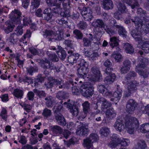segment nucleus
<instances>
[{"mask_svg":"<svg viewBox=\"0 0 149 149\" xmlns=\"http://www.w3.org/2000/svg\"><path fill=\"white\" fill-rule=\"evenodd\" d=\"M125 126L122 118H118L116 120L114 127L116 130L120 132L126 129L130 134H133L134 129L137 128L139 125L137 118L131 116H127L125 118Z\"/></svg>","mask_w":149,"mask_h":149,"instance_id":"1","label":"nucleus"},{"mask_svg":"<svg viewBox=\"0 0 149 149\" xmlns=\"http://www.w3.org/2000/svg\"><path fill=\"white\" fill-rule=\"evenodd\" d=\"M97 105L98 107L100 106L102 113L105 111L106 117L107 120H112L116 117V111L113 108L108 109L106 111L107 108L111 106V104L104 98L101 97L99 98L98 100Z\"/></svg>","mask_w":149,"mask_h":149,"instance_id":"2","label":"nucleus"},{"mask_svg":"<svg viewBox=\"0 0 149 149\" xmlns=\"http://www.w3.org/2000/svg\"><path fill=\"white\" fill-rule=\"evenodd\" d=\"M136 75V73L134 71L130 72L126 75L123 83L126 84L127 90L124 93V97H127L131 94L134 92L137 89V87H139V83L136 81H132L130 79L133 78Z\"/></svg>","mask_w":149,"mask_h":149,"instance_id":"3","label":"nucleus"},{"mask_svg":"<svg viewBox=\"0 0 149 149\" xmlns=\"http://www.w3.org/2000/svg\"><path fill=\"white\" fill-rule=\"evenodd\" d=\"M135 29L132 30L131 34L135 40L138 42V47L141 49L146 53H149V43L147 41H144L142 40L141 35L142 32L139 29L137 26H136Z\"/></svg>","mask_w":149,"mask_h":149,"instance_id":"4","label":"nucleus"},{"mask_svg":"<svg viewBox=\"0 0 149 149\" xmlns=\"http://www.w3.org/2000/svg\"><path fill=\"white\" fill-rule=\"evenodd\" d=\"M111 141L108 143V146L111 148L112 149H115L117 148L120 144L122 146H126L130 144L129 140L127 139L119 138L116 134H113L110 137Z\"/></svg>","mask_w":149,"mask_h":149,"instance_id":"5","label":"nucleus"},{"mask_svg":"<svg viewBox=\"0 0 149 149\" xmlns=\"http://www.w3.org/2000/svg\"><path fill=\"white\" fill-rule=\"evenodd\" d=\"M63 29H59L58 31H53L49 30H45L43 34L44 36L49 39V41H54L55 40H60L63 38L64 36L63 35Z\"/></svg>","mask_w":149,"mask_h":149,"instance_id":"6","label":"nucleus"},{"mask_svg":"<svg viewBox=\"0 0 149 149\" xmlns=\"http://www.w3.org/2000/svg\"><path fill=\"white\" fill-rule=\"evenodd\" d=\"M132 21L134 23L136 26H137L139 29L142 32L143 34H146L149 32V24L147 23L146 21L140 19L139 17H135L131 19Z\"/></svg>","mask_w":149,"mask_h":149,"instance_id":"7","label":"nucleus"},{"mask_svg":"<svg viewBox=\"0 0 149 149\" xmlns=\"http://www.w3.org/2000/svg\"><path fill=\"white\" fill-rule=\"evenodd\" d=\"M139 61H138V64L136 66L135 68V71L140 75L143 76L144 78H146L148 77L149 72H148V68L147 69L146 71H142L141 69L145 67V66L147 65L148 63V59L146 58H140L139 59Z\"/></svg>","mask_w":149,"mask_h":149,"instance_id":"8","label":"nucleus"},{"mask_svg":"<svg viewBox=\"0 0 149 149\" xmlns=\"http://www.w3.org/2000/svg\"><path fill=\"white\" fill-rule=\"evenodd\" d=\"M87 78L90 81L94 82L100 81L102 80V76L99 68L96 66L93 67Z\"/></svg>","mask_w":149,"mask_h":149,"instance_id":"9","label":"nucleus"},{"mask_svg":"<svg viewBox=\"0 0 149 149\" xmlns=\"http://www.w3.org/2000/svg\"><path fill=\"white\" fill-rule=\"evenodd\" d=\"M78 65L81 67L77 70L78 76L80 78L84 79L87 77V74L89 71L88 68L89 64L84 59H81Z\"/></svg>","mask_w":149,"mask_h":149,"instance_id":"10","label":"nucleus"},{"mask_svg":"<svg viewBox=\"0 0 149 149\" xmlns=\"http://www.w3.org/2000/svg\"><path fill=\"white\" fill-rule=\"evenodd\" d=\"M92 25L93 26L96 28H100L102 29L103 27L106 32L109 35L110 37L111 35H113L116 33L115 31L112 30L107 25H104L103 21L101 19H96L95 21L92 22Z\"/></svg>","mask_w":149,"mask_h":149,"instance_id":"11","label":"nucleus"},{"mask_svg":"<svg viewBox=\"0 0 149 149\" xmlns=\"http://www.w3.org/2000/svg\"><path fill=\"white\" fill-rule=\"evenodd\" d=\"M93 88L86 84L81 86L80 90L82 95L84 97H91L93 94Z\"/></svg>","mask_w":149,"mask_h":149,"instance_id":"12","label":"nucleus"},{"mask_svg":"<svg viewBox=\"0 0 149 149\" xmlns=\"http://www.w3.org/2000/svg\"><path fill=\"white\" fill-rule=\"evenodd\" d=\"M22 13L17 9H15L12 11L9 15V18L12 21L16 24H19L20 22V18Z\"/></svg>","mask_w":149,"mask_h":149,"instance_id":"13","label":"nucleus"},{"mask_svg":"<svg viewBox=\"0 0 149 149\" xmlns=\"http://www.w3.org/2000/svg\"><path fill=\"white\" fill-rule=\"evenodd\" d=\"M49 81L47 84L46 86L48 88H50L54 84L58 86L59 88H64V84L63 81L62 80L60 81L59 80L54 79L53 78L50 77L49 78Z\"/></svg>","mask_w":149,"mask_h":149,"instance_id":"14","label":"nucleus"},{"mask_svg":"<svg viewBox=\"0 0 149 149\" xmlns=\"http://www.w3.org/2000/svg\"><path fill=\"white\" fill-rule=\"evenodd\" d=\"M88 132V125L86 124L80 123V125L78 126L76 132L77 135H83L87 134Z\"/></svg>","mask_w":149,"mask_h":149,"instance_id":"15","label":"nucleus"},{"mask_svg":"<svg viewBox=\"0 0 149 149\" xmlns=\"http://www.w3.org/2000/svg\"><path fill=\"white\" fill-rule=\"evenodd\" d=\"M70 100H68L67 102L64 103V104L66 105V107L69 109L70 113L73 116H77L78 115L79 111L78 108L76 106L73 105L70 103Z\"/></svg>","mask_w":149,"mask_h":149,"instance_id":"16","label":"nucleus"},{"mask_svg":"<svg viewBox=\"0 0 149 149\" xmlns=\"http://www.w3.org/2000/svg\"><path fill=\"white\" fill-rule=\"evenodd\" d=\"M137 105V103L132 99H130L126 105V111L129 114H132Z\"/></svg>","mask_w":149,"mask_h":149,"instance_id":"17","label":"nucleus"},{"mask_svg":"<svg viewBox=\"0 0 149 149\" xmlns=\"http://www.w3.org/2000/svg\"><path fill=\"white\" fill-rule=\"evenodd\" d=\"M97 90L103 95L106 97H110L112 95V93L108 91V89L104 85L99 84L97 86Z\"/></svg>","mask_w":149,"mask_h":149,"instance_id":"18","label":"nucleus"},{"mask_svg":"<svg viewBox=\"0 0 149 149\" xmlns=\"http://www.w3.org/2000/svg\"><path fill=\"white\" fill-rule=\"evenodd\" d=\"M122 97V91L121 90H117L115 91L110 97H113L111 99V101H114L116 104L120 99Z\"/></svg>","mask_w":149,"mask_h":149,"instance_id":"19","label":"nucleus"},{"mask_svg":"<svg viewBox=\"0 0 149 149\" xmlns=\"http://www.w3.org/2000/svg\"><path fill=\"white\" fill-rule=\"evenodd\" d=\"M118 39L116 37H111L110 38L109 44L112 49L115 47H116L117 50L119 52L120 51V49L118 47L119 43Z\"/></svg>","mask_w":149,"mask_h":149,"instance_id":"20","label":"nucleus"},{"mask_svg":"<svg viewBox=\"0 0 149 149\" xmlns=\"http://www.w3.org/2000/svg\"><path fill=\"white\" fill-rule=\"evenodd\" d=\"M13 22L12 21L11 22H7L6 23V26L2 28L6 33L8 34L13 31L15 26Z\"/></svg>","mask_w":149,"mask_h":149,"instance_id":"21","label":"nucleus"},{"mask_svg":"<svg viewBox=\"0 0 149 149\" xmlns=\"http://www.w3.org/2000/svg\"><path fill=\"white\" fill-rule=\"evenodd\" d=\"M146 146V144L144 141L139 140L136 141L133 149H145Z\"/></svg>","mask_w":149,"mask_h":149,"instance_id":"22","label":"nucleus"},{"mask_svg":"<svg viewBox=\"0 0 149 149\" xmlns=\"http://www.w3.org/2000/svg\"><path fill=\"white\" fill-rule=\"evenodd\" d=\"M55 118L58 123L61 125H65L66 122L64 116L60 113H55Z\"/></svg>","mask_w":149,"mask_h":149,"instance_id":"23","label":"nucleus"},{"mask_svg":"<svg viewBox=\"0 0 149 149\" xmlns=\"http://www.w3.org/2000/svg\"><path fill=\"white\" fill-rule=\"evenodd\" d=\"M131 62L129 60H127L123 62V66L121 68V72L122 74L126 73L130 69Z\"/></svg>","mask_w":149,"mask_h":149,"instance_id":"24","label":"nucleus"},{"mask_svg":"<svg viewBox=\"0 0 149 149\" xmlns=\"http://www.w3.org/2000/svg\"><path fill=\"white\" fill-rule=\"evenodd\" d=\"M51 10L50 8H47L43 11L42 17L45 20L48 21L51 19L53 14H51ZM53 13V11H52Z\"/></svg>","mask_w":149,"mask_h":149,"instance_id":"25","label":"nucleus"},{"mask_svg":"<svg viewBox=\"0 0 149 149\" xmlns=\"http://www.w3.org/2000/svg\"><path fill=\"white\" fill-rule=\"evenodd\" d=\"M137 13L138 14H140L141 19H142V20L146 21V22H148L149 21V17H147L146 15L147 14L146 13V11L144 10H143L141 8L138 9L137 11Z\"/></svg>","mask_w":149,"mask_h":149,"instance_id":"26","label":"nucleus"},{"mask_svg":"<svg viewBox=\"0 0 149 149\" xmlns=\"http://www.w3.org/2000/svg\"><path fill=\"white\" fill-rule=\"evenodd\" d=\"M123 47L127 53L132 54L134 52V49L130 44L128 43H124Z\"/></svg>","mask_w":149,"mask_h":149,"instance_id":"27","label":"nucleus"},{"mask_svg":"<svg viewBox=\"0 0 149 149\" xmlns=\"http://www.w3.org/2000/svg\"><path fill=\"white\" fill-rule=\"evenodd\" d=\"M121 0L130 6L132 9H134L135 8H137L139 6V4L137 0H134V2L131 1V0Z\"/></svg>","mask_w":149,"mask_h":149,"instance_id":"28","label":"nucleus"},{"mask_svg":"<svg viewBox=\"0 0 149 149\" xmlns=\"http://www.w3.org/2000/svg\"><path fill=\"white\" fill-rule=\"evenodd\" d=\"M82 106L83 113L84 115L82 117L84 118H85L86 116L88 111L90 109V104L88 101H86L82 104Z\"/></svg>","mask_w":149,"mask_h":149,"instance_id":"29","label":"nucleus"},{"mask_svg":"<svg viewBox=\"0 0 149 149\" xmlns=\"http://www.w3.org/2000/svg\"><path fill=\"white\" fill-rule=\"evenodd\" d=\"M24 93L22 89L17 88L14 90L13 94L16 97L21 99Z\"/></svg>","mask_w":149,"mask_h":149,"instance_id":"30","label":"nucleus"},{"mask_svg":"<svg viewBox=\"0 0 149 149\" xmlns=\"http://www.w3.org/2000/svg\"><path fill=\"white\" fill-rule=\"evenodd\" d=\"M103 5L104 8L106 10L112 9L113 6L111 0H104L103 2Z\"/></svg>","mask_w":149,"mask_h":149,"instance_id":"31","label":"nucleus"},{"mask_svg":"<svg viewBox=\"0 0 149 149\" xmlns=\"http://www.w3.org/2000/svg\"><path fill=\"white\" fill-rule=\"evenodd\" d=\"M57 49L58 50L56 51V53L59 58L63 59L66 56V54L65 50L62 49L61 46H58Z\"/></svg>","mask_w":149,"mask_h":149,"instance_id":"32","label":"nucleus"},{"mask_svg":"<svg viewBox=\"0 0 149 149\" xmlns=\"http://www.w3.org/2000/svg\"><path fill=\"white\" fill-rule=\"evenodd\" d=\"M93 143L89 139L87 138L84 140V146L87 149H93Z\"/></svg>","mask_w":149,"mask_h":149,"instance_id":"33","label":"nucleus"},{"mask_svg":"<svg viewBox=\"0 0 149 149\" xmlns=\"http://www.w3.org/2000/svg\"><path fill=\"white\" fill-rule=\"evenodd\" d=\"M116 76L115 74L111 73L109 76L106 77L104 80V82L107 84L112 83L115 80Z\"/></svg>","mask_w":149,"mask_h":149,"instance_id":"34","label":"nucleus"},{"mask_svg":"<svg viewBox=\"0 0 149 149\" xmlns=\"http://www.w3.org/2000/svg\"><path fill=\"white\" fill-rule=\"evenodd\" d=\"M42 114L44 118L47 119L52 116V112L50 109L45 108L43 109Z\"/></svg>","mask_w":149,"mask_h":149,"instance_id":"35","label":"nucleus"},{"mask_svg":"<svg viewBox=\"0 0 149 149\" xmlns=\"http://www.w3.org/2000/svg\"><path fill=\"white\" fill-rule=\"evenodd\" d=\"M51 130L54 135L60 134L63 131V130L61 127L57 125L53 126L51 128Z\"/></svg>","mask_w":149,"mask_h":149,"instance_id":"36","label":"nucleus"},{"mask_svg":"<svg viewBox=\"0 0 149 149\" xmlns=\"http://www.w3.org/2000/svg\"><path fill=\"white\" fill-rule=\"evenodd\" d=\"M41 66L43 68L45 69H49L52 70L54 69V67L52 64H50L48 60L45 59V61H43V63L42 64Z\"/></svg>","mask_w":149,"mask_h":149,"instance_id":"37","label":"nucleus"},{"mask_svg":"<svg viewBox=\"0 0 149 149\" xmlns=\"http://www.w3.org/2000/svg\"><path fill=\"white\" fill-rule=\"evenodd\" d=\"M110 130L109 129L106 127H102L100 130V133L102 137H106L109 134Z\"/></svg>","mask_w":149,"mask_h":149,"instance_id":"38","label":"nucleus"},{"mask_svg":"<svg viewBox=\"0 0 149 149\" xmlns=\"http://www.w3.org/2000/svg\"><path fill=\"white\" fill-rule=\"evenodd\" d=\"M114 26L118 29V33L119 35L123 37L126 36L127 32L123 26L118 25H115Z\"/></svg>","mask_w":149,"mask_h":149,"instance_id":"39","label":"nucleus"},{"mask_svg":"<svg viewBox=\"0 0 149 149\" xmlns=\"http://www.w3.org/2000/svg\"><path fill=\"white\" fill-rule=\"evenodd\" d=\"M45 103L48 107H52L54 102V98L51 96L47 97L45 98Z\"/></svg>","mask_w":149,"mask_h":149,"instance_id":"40","label":"nucleus"},{"mask_svg":"<svg viewBox=\"0 0 149 149\" xmlns=\"http://www.w3.org/2000/svg\"><path fill=\"white\" fill-rule=\"evenodd\" d=\"M62 102V101H61L59 103H56V105L54 107V110L55 113H60L59 112L63 107Z\"/></svg>","mask_w":149,"mask_h":149,"instance_id":"41","label":"nucleus"},{"mask_svg":"<svg viewBox=\"0 0 149 149\" xmlns=\"http://www.w3.org/2000/svg\"><path fill=\"white\" fill-rule=\"evenodd\" d=\"M140 131L145 133L149 132V123H145L142 125L140 127Z\"/></svg>","mask_w":149,"mask_h":149,"instance_id":"42","label":"nucleus"},{"mask_svg":"<svg viewBox=\"0 0 149 149\" xmlns=\"http://www.w3.org/2000/svg\"><path fill=\"white\" fill-rule=\"evenodd\" d=\"M68 94L63 92H59L56 95V97L60 100H62L66 98Z\"/></svg>","mask_w":149,"mask_h":149,"instance_id":"43","label":"nucleus"},{"mask_svg":"<svg viewBox=\"0 0 149 149\" xmlns=\"http://www.w3.org/2000/svg\"><path fill=\"white\" fill-rule=\"evenodd\" d=\"M78 8L79 10L80 13L82 16L88 13V10H89L91 12H92L91 10L88 7H84L82 9L80 7H79Z\"/></svg>","mask_w":149,"mask_h":149,"instance_id":"44","label":"nucleus"},{"mask_svg":"<svg viewBox=\"0 0 149 149\" xmlns=\"http://www.w3.org/2000/svg\"><path fill=\"white\" fill-rule=\"evenodd\" d=\"M111 56L114 58L117 62L121 61L122 58L121 55L119 53L114 52L111 55Z\"/></svg>","mask_w":149,"mask_h":149,"instance_id":"45","label":"nucleus"},{"mask_svg":"<svg viewBox=\"0 0 149 149\" xmlns=\"http://www.w3.org/2000/svg\"><path fill=\"white\" fill-rule=\"evenodd\" d=\"M117 6L118 10L121 13L126 12V8L124 4L120 3H119L117 4Z\"/></svg>","mask_w":149,"mask_h":149,"instance_id":"46","label":"nucleus"},{"mask_svg":"<svg viewBox=\"0 0 149 149\" xmlns=\"http://www.w3.org/2000/svg\"><path fill=\"white\" fill-rule=\"evenodd\" d=\"M16 33H13L10 34V37L7 39V40L8 42H10L13 44H14L17 42L16 40L14 38Z\"/></svg>","mask_w":149,"mask_h":149,"instance_id":"47","label":"nucleus"},{"mask_svg":"<svg viewBox=\"0 0 149 149\" xmlns=\"http://www.w3.org/2000/svg\"><path fill=\"white\" fill-rule=\"evenodd\" d=\"M91 36V37H89V39L86 38H83V42L84 45L85 46H88L91 45V40H92V35L89 34Z\"/></svg>","mask_w":149,"mask_h":149,"instance_id":"48","label":"nucleus"},{"mask_svg":"<svg viewBox=\"0 0 149 149\" xmlns=\"http://www.w3.org/2000/svg\"><path fill=\"white\" fill-rule=\"evenodd\" d=\"M89 13L88 14L84 15L83 16L84 19L86 21H91L93 17L92 15V12H91L89 10H88Z\"/></svg>","mask_w":149,"mask_h":149,"instance_id":"49","label":"nucleus"},{"mask_svg":"<svg viewBox=\"0 0 149 149\" xmlns=\"http://www.w3.org/2000/svg\"><path fill=\"white\" fill-rule=\"evenodd\" d=\"M87 138L89 139L93 143L97 141L98 139V137L97 134L94 133L91 134Z\"/></svg>","mask_w":149,"mask_h":149,"instance_id":"50","label":"nucleus"},{"mask_svg":"<svg viewBox=\"0 0 149 149\" xmlns=\"http://www.w3.org/2000/svg\"><path fill=\"white\" fill-rule=\"evenodd\" d=\"M27 72L30 75H32L33 72H37L38 70L37 68L35 66H30L27 68Z\"/></svg>","mask_w":149,"mask_h":149,"instance_id":"51","label":"nucleus"},{"mask_svg":"<svg viewBox=\"0 0 149 149\" xmlns=\"http://www.w3.org/2000/svg\"><path fill=\"white\" fill-rule=\"evenodd\" d=\"M0 116L4 120H6L7 118V111L6 109L4 108H3L2 110L0 113Z\"/></svg>","mask_w":149,"mask_h":149,"instance_id":"52","label":"nucleus"},{"mask_svg":"<svg viewBox=\"0 0 149 149\" xmlns=\"http://www.w3.org/2000/svg\"><path fill=\"white\" fill-rule=\"evenodd\" d=\"M40 4V0H32L31 6L33 8L38 7Z\"/></svg>","mask_w":149,"mask_h":149,"instance_id":"53","label":"nucleus"},{"mask_svg":"<svg viewBox=\"0 0 149 149\" xmlns=\"http://www.w3.org/2000/svg\"><path fill=\"white\" fill-rule=\"evenodd\" d=\"M56 22L57 23L61 25H63L64 24H66L68 23L67 18H65L63 17L57 19Z\"/></svg>","mask_w":149,"mask_h":149,"instance_id":"54","label":"nucleus"},{"mask_svg":"<svg viewBox=\"0 0 149 149\" xmlns=\"http://www.w3.org/2000/svg\"><path fill=\"white\" fill-rule=\"evenodd\" d=\"M23 24L25 26H30L31 24V20L29 17H24L23 19Z\"/></svg>","mask_w":149,"mask_h":149,"instance_id":"55","label":"nucleus"},{"mask_svg":"<svg viewBox=\"0 0 149 149\" xmlns=\"http://www.w3.org/2000/svg\"><path fill=\"white\" fill-rule=\"evenodd\" d=\"M73 33L76 37L78 39H81L82 37V34L79 30L77 29L74 30L73 31Z\"/></svg>","mask_w":149,"mask_h":149,"instance_id":"56","label":"nucleus"},{"mask_svg":"<svg viewBox=\"0 0 149 149\" xmlns=\"http://www.w3.org/2000/svg\"><path fill=\"white\" fill-rule=\"evenodd\" d=\"M34 92L37 95L39 96L40 97H45L46 95L45 93L42 91H38L37 89H34Z\"/></svg>","mask_w":149,"mask_h":149,"instance_id":"57","label":"nucleus"},{"mask_svg":"<svg viewBox=\"0 0 149 149\" xmlns=\"http://www.w3.org/2000/svg\"><path fill=\"white\" fill-rule=\"evenodd\" d=\"M29 51L32 54L34 55H39L40 53V49H36L34 48H29Z\"/></svg>","mask_w":149,"mask_h":149,"instance_id":"58","label":"nucleus"},{"mask_svg":"<svg viewBox=\"0 0 149 149\" xmlns=\"http://www.w3.org/2000/svg\"><path fill=\"white\" fill-rule=\"evenodd\" d=\"M78 26L79 29H83L87 26V24L84 22H80L78 24Z\"/></svg>","mask_w":149,"mask_h":149,"instance_id":"59","label":"nucleus"},{"mask_svg":"<svg viewBox=\"0 0 149 149\" xmlns=\"http://www.w3.org/2000/svg\"><path fill=\"white\" fill-rule=\"evenodd\" d=\"M22 27L21 25L18 26L15 30L17 35H21L23 33Z\"/></svg>","mask_w":149,"mask_h":149,"instance_id":"60","label":"nucleus"},{"mask_svg":"<svg viewBox=\"0 0 149 149\" xmlns=\"http://www.w3.org/2000/svg\"><path fill=\"white\" fill-rule=\"evenodd\" d=\"M112 63L109 60H107L104 63V65L107 68H110L111 70H112L113 69L111 68L112 65Z\"/></svg>","mask_w":149,"mask_h":149,"instance_id":"61","label":"nucleus"},{"mask_svg":"<svg viewBox=\"0 0 149 149\" xmlns=\"http://www.w3.org/2000/svg\"><path fill=\"white\" fill-rule=\"evenodd\" d=\"M49 58V59L54 62H57L58 60V58L55 54H50Z\"/></svg>","mask_w":149,"mask_h":149,"instance_id":"62","label":"nucleus"},{"mask_svg":"<svg viewBox=\"0 0 149 149\" xmlns=\"http://www.w3.org/2000/svg\"><path fill=\"white\" fill-rule=\"evenodd\" d=\"M22 6L25 8H27L30 3V0H22Z\"/></svg>","mask_w":149,"mask_h":149,"instance_id":"63","label":"nucleus"},{"mask_svg":"<svg viewBox=\"0 0 149 149\" xmlns=\"http://www.w3.org/2000/svg\"><path fill=\"white\" fill-rule=\"evenodd\" d=\"M23 81L24 82H27L29 84H31L32 82V79L30 78V77H25L23 78L22 79L20 80V82Z\"/></svg>","mask_w":149,"mask_h":149,"instance_id":"64","label":"nucleus"}]
</instances>
